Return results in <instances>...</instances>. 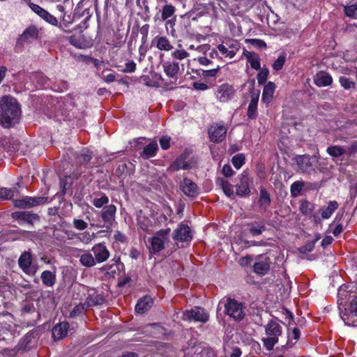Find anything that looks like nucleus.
<instances>
[{
  "label": "nucleus",
  "mask_w": 357,
  "mask_h": 357,
  "mask_svg": "<svg viewBox=\"0 0 357 357\" xmlns=\"http://www.w3.org/2000/svg\"><path fill=\"white\" fill-rule=\"evenodd\" d=\"M21 111L17 100L5 96L0 98V123L5 128L16 123L20 117Z\"/></svg>",
  "instance_id": "1"
},
{
  "label": "nucleus",
  "mask_w": 357,
  "mask_h": 357,
  "mask_svg": "<svg viewBox=\"0 0 357 357\" xmlns=\"http://www.w3.org/2000/svg\"><path fill=\"white\" fill-rule=\"evenodd\" d=\"M266 337H263L261 341L268 351H271L275 344L278 342V337L282 334L281 326L275 321H271L265 326Z\"/></svg>",
  "instance_id": "2"
},
{
  "label": "nucleus",
  "mask_w": 357,
  "mask_h": 357,
  "mask_svg": "<svg viewBox=\"0 0 357 357\" xmlns=\"http://www.w3.org/2000/svg\"><path fill=\"white\" fill-rule=\"evenodd\" d=\"M224 307L226 313L232 317L234 320L241 321L245 315V307L242 303L231 298H228L224 301Z\"/></svg>",
  "instance_id": "3"
},
{
  "label": "nucleus",
  "mask_w": 357,
  "mask_h": 357,
  "mask_svg": "<svg viewBox=\"0 0 357 357\" xmlns=\"http://www.w3.org/2000/svg\"><path fill=\"white\" fill-rule=\"evenodd\" d=\"M340 314L346 325L357 326V295L353 296L349 306L341 311Z\"/></svg>",
  "instance_id": "4"
},
{
  "label": "nucleus",
  "mask_w": 357,
  "mask_h": 357,
  "mask_svg": "<svg viewBox=\"0 0 357 357\" xmlns=\"http://www.w3.org/2000/svg\"><path fill=\"white\" fill-rule=\"evenodd\" d=\"M294 160L298 166V171L301 172L310 174L315 171L314 166L317 162L316 156L310 155H296Z\"/></svg>",
  "instance_id": "5"
},
{
  "label": "nucleus",
  "mask_w": 357,
  "mask_h": 357,
  "mask_svg": "<svg viewBox=\"0 0 357 357\" xmlns=\"http://www.w3.org/2000/svg\"><path fill=\"white\" fill-rule=\"evenodd\" d=\"M271 259L266 255H259L255 257L252 265L253 272L259 276L265 275L270 271Z\"/></svg>",
  "instance_id": "6"
},
{
  "label": "nucleus",
  "mask_w": 357,
  "mask_h": 357,
  "mask_svg": "<svg viewBox=\"0 0 357 357\" xmlns=\"http://www.w3.org/2000/svg\"><path fill=\"white\" fill-rule=\"evenodd\" d=\"M38 37V29L34 25L29 26L19 36L15 45V51L19 52L24 44L31 40H36Z\"/></svg>",
  "instance_id": "7"
},
{
  "label": "nucleus",
  "mask_w": 357,
  "mask_h": 357,
  "mask_svg": "<svg viewBox=\"0 0 357 357\" xmlns=\"http://www.w3.org/2000/svg\"><path fill=\"white\" fill-rule=\"evenodd\" d=\"M218 51L225 57L232 59L240 49L238 42L234 40H227L217 46Z\"/></svg>",
  "instance_id": "8"
},
{
  "label": "nucleus",
  "mask_w": 357,
  "mask_h": 357,
  "mask_svg": "<svg viewBox=\"0 0 357 357\" xmlns=\"http://www.w3.org/2000/svg\"><path fill=\"white\" fill-rule=\"evenodd\" d=\"M183 318L185 321H195L205 323L208 319V313L202 307H195L183 313Z\"/></svg>",
  "instance_id": "9"
},
{
  "label": "nucleus",
  "mask_w": 357,
  "mask_h": 357,
  "mask_svg": "<svg viewBox=\"0 0 357 357\" xmlns=\"http://www.w3.org/2000/svg\"><path fill=\"white\" fill-rule=\"evenodd\" d=\"M170 232V229H162L159 231L156 236L151 239V249L153 253L158 252L164 249V244L167 240V236Z\"/></svg>",
  "instance_id": "10"
},
{
  "label": "nucleus",
  "mask_w": 357,
  "mask_h": 357,
  "mask_svg": "<svg viewBox=\"0 0 357 357\" xmlns=\"http://www.w3.org/2000/svg\"><path fill=\"white\" fill-rule=\"evenodd\" d=\"M192 167V162L188 159V155L185 153L180 155L169 166L168 170L176 172L180 169H190Z\"/></svg>",
  "instance_id": "11"
},
{
  "label": "nucleus",
  "mask_w": 357,
  "mask_h": 357,
  "mask_svg": "<svg viewBox=\"0 0 357 357\" xmlns=\"http://www.w3.org/2000/svg\"><path fill=\"white\" fill-rule=\"evenodd\" d=\"M91 251L93 253L96 263H102L108 259L110 253L107 247L102 243H97L94 245Z\"/></svg>",
  "instance_id": "12"
},
{
  "label": "nucleus",
  "mask_w": 357,
  "mask_h": 357,
  "mask_svg": "<svg viewBox=\"0 0 357 357\" xmlns=\"http://www.w3.org/2000/svg\"><path fill=\"white\" fill-rule=\"evenodd\" d=\"M227 128L221 124H214L208 129L210 139L213 142H222L226 136Z\"/></svg>",
  "instance_id": "13"
},
{
  "label": "nucleus",
  "mask_w": 357,
  "mask_h": 357,
  "mask_svg": "<svg viewBox=\"0 0 357 357\" xmlns=\"http://www.w3.org/2000/svg\"><path fill=\"white\" fill-rule=\"evenodd\" d=\"M29 6L30 8L39 17H40L42 19L45 20L47 22L52 24V25H57L58 20L57 19L51 15L50 13H48L46 10L41 8L40 6L35 4L33 3H29Z\"/></svg>",
  "instance_id": "14"
},
{
  "label": "nucleus",
  "mask_w": 357,
  "mask_h": 357,
  "mask_svg": "<svg viewBox=\"0 0 357 357\" xmlns=\"http://www.w3.org/2000/svg\"><path fill=\"white\" fill-rule=\"evenodd\" d=\"M181 190L188 197H195L199 194L197 184L191 179L184 178L180 185Z\"/></svg>",
  "instance_id": "15"
},
{
  "label": "nucleus",
  "mask_w": 357,
  "mask_h": 357,
  "mask_svg": "<svg viewBox=\"0 0 357 357\" xmlns=\"http://www.w3.org/2000/svg\"><path fill=\"white\" fill-rule=\"evenodd\" d=\"M14 219L19 222H26L29 225H33L34 222L40 220V217L36 213H33L31 211H17L12 214Z\"/></svg>",
  "instance_id": "16"
},
{
  "label": "nucleus",
  "mask_w": 357,
  "mask_h": 357,
  "mask_svg": "<svg viewBox=\"0 0 357 357\" xmlns=\"http://www.w3.org/2000/svg\"><path fill=\"white\" fill-rule=\"evenodd\" d=\"M32 255L30 250L23 252L18 259V266L26 274H30L32 264Z\"/></svg>",
  "instance_id": "17"
},
{
  "label": "nucleus",
  "mask_w": 357,
  "mask_h": 357,
  "mask_svg": "<svg viewBox=\"0 0 357 357\" xmlns=\"http://www.w3.org/2000/svg\"><path fill=\"white\" fill-rule=\"evenodd\" d=\"M69 324L63 321L56 324L52 328V337L55 340H60L64 338L68 333Z\"/></svg>",
  "instance_id": "18"
},
{
  "label": "nucleus",
  "mask_w": 357,
  "mask_h": 357,
  "mask_svg": "<svg viewBox=\"0 0 357 357\" xmlns=\"http://www.w3.org/2000/svg\"><path fill=\"white\" fill-rule=\"evenodd\" d=\"M174 239L180 241H188L192 239L191 231L188 225H181L175 231Z\"/></svg>",
  "instance_id": "19"
},
{
  "label": "nucleus",
  "mask_w": 357,
  "mask_h": 357,
  "mask_svg": "<svg viewBox=\"0 0 357 357\" xmlns=\"http://www.w3.org/2000/svg\"><path fill=\"white\" fill-rule=\"evenodd\" d=\"M314 83L319 87L328 86L333 83V78L328 73L319 71L314 77Z\"/></svg>",
  "instance_id": "20"
},
{
  "label": "nucleus",
  "mask_w": 357,
  "mask_h": 357,
  "mask_svg": "<svg viewBox=\"0 0 357 357\" xmlns=\"http://www.w3.org/2000/svg\"><path fill=\"white\" fill-rule=\"evenodd\" d=\"M250 97L251 100L248 105L247 115L249 119H254L256 118L257 114V103L259 97V91L252 92Z\"/></svg>",
  "instance_id": "21"
},
{
  "label": "nucleus",
  "mask_w": 357,
  "mask_h": 357,
  "mask_svg": "<svg viewBox=\"0 0 357 357\" xmlns=\"http://www.w3.org/2000/svg\"><path fill=\"white\" fill-rule=\"evenodd\" d=\"M236 194L238 196H244L248 195L250 192L248 183V177L246 172L241 174L240 183L236 184Z\"/></svg>",
  "instance_id": "22"
},
{
  "label": "nucleus",
  "mask_w": 357,
  "mask_h": 357,
  "mask_svg": "<svg viewBox=\"0 0 357 357\" xmlns=\"http://www.w3.org/2000/svg\"><path fill=\"white\" fill-rule=\"evenodd\" d=\"M234 90L231 86L229 84H222L219 86L217 96L220 102H226L231 98L234 95Z\"/></svg>",
  "instance_id": "23"
},
{
  "label": "nucleus",
  "mask_w": 357,
  "mask_h": 357,
  "mask_svg": "<svg viewBox=\"0 0 357 357\" xmlns=\"http://www.w3.org/2000/svg\"><path fill=\"white\" fill-rule=\"evenodd\" d=\"M116 208L114 205L105 206L101 213V218L106 224L112 225L114 220Z\"/></svg>",
  "instance_id": "24"
},
{
  "label": "nucleus",
  "mask_w": 357,
  "mask_h": 357,
  "mask_svg": "<svg viewBox=\"0 0 357 357\" xmlns=\"http://www.w3.org/2000/svg\"><path fill=\"white\" fill-rule=\"evenodd\" d=\"M153 303V299L150 296H144L136 304L135 311L137 313L143 314L151 307Z\"/></svg>",
  "instance_id": "25"
},
{
  "label": "nucleus",
  "mask_w": 357,
  "mask_h": 357,
  "mask_svg": "<svg viewBox=\"0 0 357 357\" xmlns=\"http://www.w3.org/2000/svg\"><path fill=\"white\" fill-rule=\"evenodd\" d=\"M153 43H155L156 47L160 50L168 52L173 49L169 39L165 36H157L153 39Z\"/></svg>",
  "instance_id": "26"
},
{
  "label": "nucleus",
  "mask_w": 357,
  "mask_h": 357,
  "mask_svg": "<svg viewBox=\"0 0 357 357\" xmlns=\"http://www.w3.org/2000/svg\"><path fill=\"white\" fill-rule=\"evenodd\" d=\"M79 262L82 266L86 268H91L96 264L93 254L87 251H83V253L79 256Z\"/></svg>",
  "instance_id": "27"
},
{
  "label": "nucleus",
  "mask_w": 357,
  "mask_h": 357,
  "mask_svg": "<svg viewBox=\"0 0 357 357\" xmlns=\"http://www.w3.org/2000/svg\"><path fill=\"white\" fill-rule=\"evenodd\" d=\"M338 203L336 201H330L327 207H322L319 209L322 219L329 218L333 212L338 208Z\"/></svg>",
  "instance_id": "28"
},
{
  "label": "nucleus",
  "mask_w": 357,
  "mask_h": 357,
  "mask_svg": "<svg viewBox=\"0 0 357 357\" xmlns=\"http://www.w3.org/2000/svg\"><path fill=\"white\" fill-rule=\"evenodd\" d=\"M158 144L156 141H153L146 145L141 153L144 159H149L156 155L158 151Z\"/></svg>",
  "instance_id": "29"
},
{
  "label": "nucleus",
  "mask_w": 357,
  "mask_h": 357,
  "mask_svg": "<svg viewBox=\"0 0 357 357\" xmlns=\"http://www.w3.org/2000/svg\"><path fill=\"white\" fill-rule=\"evenodd\" d=\"M275 89V85L271 82H269L264 86L261 97V100L264 102L269 103L271 101Z\"/></svg>",
  "instance_id": "30"
},
{
  "label": "nucleus",
  "mask_w": 357,
  "mask_h": 357,
  "mask_svg": "<svg viewBox=\"0 0 357 357\" xmlns=\"http://www.w3.org/2000/svg\"><path fill=\"white\" fill-rule=\"evenodd\" d=\"M43 284L47 287H52L54 285L56 280V277L54 273L50 271H44L40 275Z\"/></svg>",
  "instance_id": "31"
},
{
  "label": "nucleus",
  "mask_w": 357,
  "mask_h": 357,
  "mask_svg": "<svg viewBox=\"0 0 357 357\" xmlns=\"http://www.w3.org/2000/svg\"><path fill=\"white\" fill-rule=\"evenodd\" d=\"M271 203V199L268 191L264 188L260 189V195L259 199V207L264 211H266Z\"/></svg>",
  "instance_id": "32"
},
{
  "label": "nucleus",
  "mask_w": 357,
  "mask_h": 357,
  "mask_svg": "<svg viewBox=\"0 0 357 357\" xmlns=\"http://www.w3.org/2000/svg\"><path fill=\"white\" fill-rule=\"evenodd\" d=\"M243 54L250 62L252 68L255 70L260 69V59L257 54L244 50Z\"/></svg>",
  "instance_id": "33"
},
{
  "label": "nucleus",
  "mask_w": 357,
  "mask_h": 357,
  "mask_svg": "<svg viewBox=\"0 0 357 357\" xmlns=\"http://www.w3.org/2000/svg\"><path fill=\"white\" fill-rule=\"evenodd\" d=\"M165 74L169 77H174L179 70V64L177 62H166L162 65Z\"/></svg>",
  "instance_id": "34"
},
{
  "label": "nucleus",
  "mask_w": 357,
  "mask_h": 357,
  "mask_svg": "<svg viewBox=\"0 0 357 357\" xmlns=\"http://www.w3.org/2000/svg\"><path fill=\"white\" fill-rule=\"evenodd\" d=\"M93 158V153L88 149H82L77 153L76 162L79 165L87 164Z\"/></svg>",
  "instance_id": "35"
},
{
  "label": "nucleus",
  "mask_w": 357,
  "mask_h": 357,
  "mask_svg": "<svg viewBox=\"0 0 357 357\" xmlns=\"http://www.w3.org/2000/svg\"><path fill=\"white\" fill-rule=\"evenodd\" d=\"M249 232L252 236H256L262 234L266 230V226L263 222H251L248 224Z\"/></svg>",
  "instance_id": "36"
},
{
  "label": "nucleus",
  "mask_w": 357,
  "mask_h": 357,
  "mask_svg": "<svg viewBox=\"0 0 357 357\" xmlns=\"http://www.w3.org/2000/svg\"><path fill=\"white\" fill-rule=\"evenodd\" d=\"M104 301L105 299L100 294H91L87 297L85 304L86 308H88L91 306L101 305Z\"/></svg>",
  "instance_id": "37"
},
{
  "label": "nucleus",
  "mask_w": 357,
  "mask_h": 357,
  "mask_svg": "<svg viewBox=\"0 0 357 357\" xmlns=\"http://www.w3.org/2000/svg\"><path fill=\"white\" fill-rule=\"evenodd\" d=\"M346 152V149L340 146H330L327 148V153L333 158H337L344 155Z\"/></svg>",
  "instance_id": "38"
},
{
  "label": "nucleus",
  "mask_w": 357,
  "mask_h": 357,
  "mask_svg": "<svg viewBox=\"0 0 357 357\" xmlns=\"http://www.w3.org/2000/svg\"><path fill=\"white\" fill-rule=\"evenodd\" d=\"M314 209V204H312L307 200L301 201L299 210L303 215H310Z\"/></svg>",
  "instance_id": "39"
},
{
  "label": "nucleus",
  "mask_w": 357,
  "mask_h": 357,
  "mask_svg": "<svg viewBox=\"0 0 357 357\" xmlns=\"http://www.w3.org/2000/svg\"><path fill=\"white\" fill-rule=\"evenodd\" d=\"M304 186L305 183L301 181L293 183L290 188L291 196L292 197H297L301 194Z\"/></svg>",
  "instance_id": "40"
},
{
  "label": "nucleus",
  "mask_w": 357,
  "mask_h": 357,
  "mask_svg": "<svg viewBox=\"0 0 357 357\" xmlns=\"http://www.w3.org/2000/svg\"><path fill=\"white\" fill-rule=\"evenodd\" d=\"M339 82L341 86L346 90L356 88V82L345 76L340 77Z\"/></svg>",
  "instance_id": "41"
},
{
  "label": "nucleus",
  "mask_w": 357,
  "mask_h": 357,
  "mask_svg": "<svg viewBox=\"0 0 357 357\" xmlns=\"http://www.w3.org/2000/svg\"><path fill=\"white\" fill-rule=\"evenodd\" d=\"M218 182L220 183L223 192L227 196L231 197V195H233L234 191L231 184H230L227 181H225L222 178L218 179Z\"/></svg>",
  "instance_id": "42"
},
{
  "label": "nucleus",
  "mask_w": 357,
  "mask_h": 357,
  "mask_svg": "<svg viewBox=\"0 0 357 357\" xmlns=\"http://www.w3.org/2000/svg\"><path fill=\"white\" fill-rule=\"evenodd\" d=\"M16 188H0V198L3 199H10L15 196Z\"/></svg>",
  "instance_id": "43"
},
{
  "label": "nucleus",
  "mask_w": 357,
  "mask_h": 357,
  "mask_svg": "<svg viewBox=\"0 0 357 357\" xmlns=\"http://www.w3.org/2000/svg\"><path fill=\"white\" fill-rule=\"evenodd\" d=\"M175 10L176 9L172 5H165L163 6L161 15L162 20L165 21L172 16L175 13Z\"/></svg>",
  "instance_id": "44"
},
{
  "label": "nucleus",
  "mask_w": 357,
  "mask_h": 357,
  "mask_svg": "<svg viewBox=\"0 0 357 357\" xmlns=\"http://www.w3.org/2000/svg\"><path fill=\"white\" fill-rule=\"evenodd\" d=\"M300 336V331L297 328H294L292 331V332L288 336V341L287 342V344L284 346H282V348H289L291 347L294 343H291V340L294 339V340L297 341Z\"/></svg>",
  "instance_id": "45"
},
{
  "label": "nucleus",
  "mask_w": 357,
  "mask_h": 357,
  "mask_svg": "<svg viewBox=\"0 0 357 357\" xmlns=\"http://www.w3.org/2000/svg\"><path fill=\"white\" fill-rule=\"evenodd\" d=\"M47 197H29V200L31 202L30 208L44 204L47 202Z\"/></svg>",
  "instance_id": "46"
},
{
  "label": "nucleus",
  "mask_w": 357,
  "mask_h": 357,
  "mask_svg": "<svg viewBox=\"0 0 357 357\" xmlns=\"http://www.w3.org/2000/svg\"><path fill=\"white\" fill-rule=\"evenodd\" d=\"M108 202L109 198L105 194H102L100 197H95L93 200V204L97 208H101Z\"/></svg>",
  "instance_id": "47"
},
{
  "label": "nucleus",
  "mask_w": 357,
  "mask_h": 357,
  "mask_svg": "<svg viewBox=\"0 0 357 357\" xmlns=\"http://www.w3.org/2000/svg\"><path fill=\"white\" fill-rule=\"evenodd\" d=\"M232 163L236 169H240L245 162V156L242 153L235 155L232 158Z\"/></svg>",
  "instance_id": "48"
},
{
  "label": "nucleus",
  "mask_w": 357,
  "mask_h": 357,
  "mask_svg": "<svg viewBox=\"0 0 357 357\" xmlns=\"http://www.w3.org/2000/svg\"><path fill=\"white\" fill-rule=\"evenodd\" d=\"M344 13L347 16L357 19V4H352L344 8Z\"/></svg>",
  "instance_id": "49"
},
{
  "label": "nucleus",
  "mask_w": 357,
  "mask_h": 357,
  "mask_svg": "<svg viewBox=\"0 0 357 357\" xmlns=\"http://www.w3.org/2000/svg\"><path fill=\"white\" fill-rule=\"evenodd\" d=\"M93 236L94 234H91L89 231H84L83 233L79 234L77 238L81 242L88 244L92 241Z\"/></svg>",
  "instance_id": "50"
},
{
  "label": "nucleus",
  "mask_w": 357,
  "mask_h": 357,
  "mask_svg": "<svg viewBox=\"0 0 357 357\" xmlns=\"http://www.w3.org/2000/svg\"><path fill=\"white\" fill-rule=\"evenodd\" d=\"M317 240H318V238H316L315 240L307 243L305 245L301 246L299 248L300 252L305 254V253L312 252L313 250V249L314 248V245H315V243L317 241Z\"/></svg>",
  "instance_id": "51"
},
{
  "label": "nucleus",
  "mask_w": 357,
  "mask_h": 357,
  "mask_svg": "<svg viewBox=\"0 0 357 357\" xmlns=\"http://www.w3.org/2000/svg\"><path fill=\"white\" fill-rule=\"evenodd\" d=\"M29 197H26L22 199L15 200V206L18 208H30L31 202L29 200Z\"/></svg>",
  "instance_id": "52"
},
{
  "label": "nucleus",
  "mask_w": 357,
  "mask_h": 357,
  "mask_svg": "<svg viewBox=\"0 0 357 357\" xmlns=\"http://www.w3.org/2000/svg\"><path fill=\"white\" fill-rule=\"evenodd\" d=\"M173 58L182 60L189 56V53L184 50H177L172 53Z\"/></svg>",
  "instance_id": "53"
},
{
  "label": "nucleus",
  "mask_w": 357,
  "mask_h": 357,
  "mask_svg": "<svg viewBox=\"0 0 357 357\" xmlns=\"http://www.w3.org/2000/svg\"><path fill=\"white\" fill-rule=\"evenodd\" d=\"M286 60V57L284 55H280L273 63V68L275 70H280L282 69L284 62Z\"/></svg>",
  "instance_id": "54"
},
{
  "label": "nucleus",
  "mask_w": 357,
  "mask_h": 357,
  "mask_svg": "<svg viewBox=\"0 0 357 357\" xmlns=\"http://www.w3.org/2000/svg\"><path fill=\"white\" fill-rule=\"evenodd\" d=\"M86 305L85 303L75 306L70 312V317H75L77 315L80 314L84 310H86Z\"/></svg>",
  "instance_id": "55"
},
{
  "label": "nucleus",
  "mask_w": 357,
  "mask_h": 357,
  "mask_svg": "<svg viewBox=\"0 0 357 357\" xmlns=\"http://www.w3.org/2000/svg\"><path fill=\"white\" fill-rule=\"evenodd\" d=\"M170 137L167 135L162 136L159 139L161 148L164 150L168 149L170 146Z\"/></svg>",
  "instance_id": "56"
},
{
  "label": "nucleus",
  "mask_w": 357,
  "mask_h": 357,
  "mask_svg": "<svg viewBox=\"0 0 357 357\" xmlns=\"http://www.w3.org/2000/svg\"><path fill=\"white\" fill-rule=\"evenodd\" d=\"M268 75V70L267 69H262L257 75V80L259 84H263L267 79Z\"/></svg>",
  "instance_id": "57"
},
{
  "label": "nucleus",
  "mask_w": 357,
  "mask_h": 357,
  "mask_svg": "<svg viewBox=\"0 0 357 357\" xmlns=\"http://www.w3.org/2000/svg\"><path fill=\"white\" fill-rule=\"evenodd\" d=\"M246 42L261 49L266 47V43L259 39H248L246 40Z\"/></svg>",
  "instance_id": "58"
},
{
  "label": "nucleus",
  "mask_w": 357,
  "mask_h": 357,
  "mask_svg": "<svg viewBox=\"0 0 357 357\" xmlns=\"http://www.w3.org/2000/svg\"><path fill=\"white\" fill-rule=\"evenodd\" d=\"M73 226L77 229L84 230V229H85L87 227L88 224L85 221H84L83 220L75 219V218L73 220Z\"/></svg>",
  "instance_id": "59"
},
{
  "label": "nucleus",
  "mask_w": 357,
  "mask_h": 357,
  "mask_svg": "<svg viewBox=\"0 0 357 357\" xmlns=\"http://www.w3.org/2000/svg\"><path fill=\"white\" fill-rule=\"evenodd\" d=\"M136 70V63L131 61L126 63L125 68L122 70L123 73H133Z\"/></svg>",
  "instance_id": "60"
},
{
  "label": "nucleus",
  "mask_w": 357,
  "mask_h": 357,
  "mask_svg": "<svg viewBox=\"0 0 357 357\" xmlns=\"http://www.w3.org/2000/svg\"><path fill=\"white\" fill-rule=\"evenodd\" d=\"M222 172L226 177L231 176L234 174V171L229 165H225L222 167Z\"/></svg>",
  "instance_id": "61"
},
{
  "label": "nucleus",
  "mask_w": 357,
  "mask_h": 357,
  "mask_svg": "<svg viewBox=\"0 0 357 357\" xmlns=\"http://www.w3.org/2000/svg\"><path fill=\"white\" fill-rule=\"evenodd\" d=\"M149 221L146 220L144 218H143V220L140 218L138 220V225L142 230L147 231L149 227Z\"/></svg>",
  "instance_id": "62"
},
{
  "label": "nucleus",
  "mask_w": 357,
  "mask_h": 357,
  "mask_svg": "<svg viewBox=\"0 0 357 357\" xmlns=\"http://www.w3.org/2000/svg\"><path fill=\"white\" fill-rule=\"evenodd\" d=\"M68 40L72 45H73L77 48L82 47L81 43H80L79 40L76 38V36H71L68 37Z\"/></svg>",
  "instance_id": "63"
},
{
  "label": "nucleus",
  "mask_w": 357,
  "mask_h": 357,
  "mask_svg": "<svg viewBox=\"0 0 357 357\" xmlns=\"http://www.w3.org/2000/svg\"><path fill=\"white\" fill-rule=\"evenodd\" d=\"M345 149L347 150L345 154H347L349 156H351L352 154L357 151V143H353L350 146L347 147Z\"/></svg>",
  "instance_id": "64"
}]
</instances>
